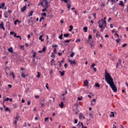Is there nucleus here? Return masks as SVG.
<instances>
[{
	"instance_id": "obj_1",
	"label": "nucleus",
	"mask_w": 128,
	"mask_h": 128,
	"mask_svg": "<svg viewBox=\"0 0 128 128\" xmlns=\"http://www.w3.org/2000/svg\"><path fill=\"white\" fill-rule=\"evenodd\" d=\"M105 80L107 84H110L114 92H118V88H116V86L114 84V79L112 77V76H110V74L108 72L106 69L105 70Z\"/></svg>"
},
{
	"instance_id": "obj_2",
	"label": "nucleus",
	"mask_w": 128,
	"mask_h": 128,
	"mask_svg": "<svg viewBox=\"0 0 128 128\" xmlns=\"http://www.w3.org/2000/svg\"><path fill=\"white\" fill-rule=\"evenodd\" d=\"M98 28H101L100 32H104V29L106 28V20H104L102 19L101 20H99L98 22Z\"/></svg>"
},
{
	"instance_id": "obj_3",
	"label": "nucleus",
	"mask_w": 128,
	"mask_h": 128,
	"mask_svg": "<svg viewBox=\"0 0 128 128\" xmlns=\"http://www.w3.org/2000/svg\"><path fill=\"white\" fill-rule=\"evenodd\" d=\"M44 4H43V6H42V8H48V0H44Z\"/></svg>"
},
{
	"instance_id": "obj_4",
	"label": "nucleus",
	"mask_w": 128,
	"mask_h": 128,
	"mask_svg": "<svg viewBox=\"0 0 128 128\" xmlns=\"http://www.w3.org/2000/svg\"><path fill=\"white\" fill-rule=\"evenodd\" d=\"M52 48H54V52L55 54H58V52H56V48H58V45L57 44H53L52 45Z\"/></svg>"
},
{
	"instance_id": "obj_5",
	"label": "nucleus",
	"mask_w": 128,
	"mask_h": 128,
	"mask_svg": "<svg viewBox=\"0 0 128 128\" xmlns=\"http://www.w3.org/2000/svg\"><path fill=\"white\" fill-rule=\"evenodd\" d=\"M68 62H70V64H76V60H74L72 61L70 60H68Z\"/></svg>"
},
{
	"instance_id": "obj_6",
	"label": "nucleus",
	"mask_w": 128,
	"mask_h": 128,
	"mask_svg": "<svg viewBox=\"0 0 128 128\" xmlns=\"http://www.w3.org/2000/svg\"><path fill=\"white\" fill-rule=\"evenodd\" d=\"M0 28H2V30H5V28H4V22H1L0 24Z\"/></svg>"
},
{
	"instance_id": "obj_7",
	"label": "nucleus",
	"mask_w": 128,
	"mask_h": 128,
	"mask_svg": "<svg viewBox=\"0 0 128 128\" xmlns=\"http://www.w3.org/2000/svg\"><path fill=\"white\" fill-rule=\"evenodd\" d=\"M20 74H21V77L22 78H26V76L24 73V71H22V72H20Z\"/></svg>"
},
{
	"instance_id": "obj_8",
	"label": "nucleus",
	"mask_w": 128,
	"mask_h": 128,
	"mask_svg": "<svg viewBox=\"0 0 128 128\" xmlns=\"http://www.w3.org/2000/svg\"><path fill=\"white\" fill-rule=\"evenodd\" d=\"M18 24H20L22 22L20 20H20H15L14 22V24L15 26H16V24H18Z\"/></svg>"
},
{
	"instance_id": "obj_9",
	"label": "nucleus",
	"mask_w": 128,
	"mask_h": 128,
	"mask_svg": "<svg viewBox=\"0 0 128 128\" xmlns=\"http://www.w3.org/2000/svg\"><path fill=\"white\" fill-rule=\"evenodd\" d=\"M64 102H61L60 104H59V106H60V108H64Z\"/></svg>"
},
{
	"instance_id": "obj_10",
	"label": "nucleus",
	"mask_w": 128,
	"mask_h": 128,
	"mask_svg": "<svg viewBox=\"0 0 128 128\" xmlns=\"http://www.w3.org/2000/svg\"><path fill=\"white\" fill-rule=\"evenodd\" d=\"M26 10V5L21 8V11L22 12H24Z\"/></svg>"
},
{
	"instance_id": "obj_11",
	"label": "nucleus",
	"mask_w": 128,
	"mask_h": 128,
	"mask_svg": "<svg viewBox=\"0 0 128 128\" xmlns=\"http://www.w3.org/2000/svg\"><path fill=\"white\" fill-rule=\"evenodd\" d=\"M84 84L86 86H88V80H85Z\"/></svg>"
},
{
	"instance_id": "obj_12",
	"label": "nucleus",
	"mask_w": 128,
	"mask_h": 128,
	"mask_svg": "<svg viewBox=\"0 0 128 128\" xmlns=\"http://www.w3.org/2000/svg\"><path fill=\"white\" fill-rule=\"evenodd\" d=\"M86 118L84 116V115H82V114L80 113L79 114V118Z\"/></svg>"
},
{
	"instance_id": "obj_13",
	"label": "nucleus",
	"mask_w": 128,
	"mask_h": 128,
	"mask_svg": "<svg viewBox=\"0 0 128 128\" xmlns=\"http://www.w3.org/2000/svg\"><path fill=\"white\" fill-rule=\"evenodd\" d=\"M4 17L6 18H8V12H5L4 13Z\"/></svg>"
},
{
	"instance_id": "obj_14",
	"label": "nucleus",
	"mask_w": 128,
	"mask_h": 128,
	"mask_svg": "<svg viewBox=\"0 0 128 128\" xmlns=\"http://www.w3.org/2000/svg\"><path fill=\"white\" fill-rule=\"evenodd\" d=\"M110 118H114V113L113 112H110Z\"/></svg>"
},
{
	"instance_id": "obj_15",
	"label": "nucleus",
	"mask_w": 128,
	"mask_h": 128,
	"mask_svg": "<svg viewBox=\"0 0 128 128\" xmlns=\"http://www.w3.org/2000/svg\"><path fill=\"white\" fill-rule=\"evenodd\" d=\"M60 72L61 74V76H64V72H66V71L64 70H63L62 72L60 71Z\"/></svg>"
},
{
	"instance_id": "obj_16",
	"label": "nucleus",
	"mask_w": 128,
	"mask_h": 128,
	"mask_svg": "<svg viewBox=\"0 0 128 128\" xmlns=\"http://www.w3.org/2000/svg\"><path fill=\"white\" fill-rule=\"evenodd\" d=\"M10 74V76H12L13 80H14V78H16V76H14V72H12Z\"/></svg>"
},
{
	"instance_id": "obj_17",
	"label": "nucleus",
	"mask_w": 128,
	"mask_h": 128,
	"mask_svg": "<svg viewBox=\"0 0 128 128\" xmlns=\"http://www.w3.org/2000/svg\"><path fill=\"white\" fill-rule=\"evenodd\" d=\"M118 4L119 6H124V2L122 1H120Z\"/></svg>"
},
{
	"instance_id": "obj_18",
	"label": "nucleus",
	"mask_w": 128,
	"mask_h": 128,
	"mask_svg": "<svg viewBox=\"0 0 128 128\" xmlns=\"http://www.w3.org/2000/svg\"><path fill=\"white\" fill-rule=\"evenodd\" d=\"M67 8L68 9V12H70V4H67Z\"/></svg>"
},
{
	"instance_id": "obj_19",
	"label": "nucleus",
	"mask_w": 128,
	"mask_h": 128,
	"mask_svg": "<svg viewBox=\"0 0 128 128\" xmlns=\"http://www.w3.org/2000/svg\"><path fill=\"white\" fill-rule=\"evenodd\" d=\"M71 41H72V39H70V40H64V42L68 44Z\"/></svg>"
},
{
	"instance_id": "obj_20",
	"label": "nucleus",
	"mask_w": 128,
	"mask_h": 128,
	"mask_svg": "<svg viewBox=\"0 0 128 128\" xmlns=\"http://www.w3.org/2000/svg\"><path fill=\"white\" fill-rule=\"evenodd\" d=\"M38 6H44V2H38Z\"/></svg>"
},
{
	"instance_id": "obj_21",
	"label": "nucleus",
	"mask_w": 128,
	"mask_h": 128,
	"mask_svg": "<svg viewBox=\"0 0 128 128\" xmlns=\"http://www.w3.org/2000/svg\"><path fill=\"white\" fill-rule=\"evenodd\" d=\"M4 6H6V4L5 3H2L1 4V6H0V8H4Z\"/></svg>"
},
{
	"instance_id": "obj_22",
	"label": "nucleus",
	"mask_w": 128,
	"mask_h": 128,
	"mask_svg": "<svg viewBox=\"0 0 128 128\" xmlns=\"http://www.w3.org/2000/svg\"><path fill=\"white\" fill-rule=\"evenodd\" d=\"M8 100H10V98L8 97L4 99L3 102H8Z\"/></svg>"
},
{
	"instance_id": "obj_23",
	"label": "nucleus",
	"mask_w": 128,
	"mask_h": 128,
	"mask_svg": "<svg viewBox=\"0 0 128 128\" xmlns=\"http://www.w3.org/2000/svg\"><path fill=\"white\" fill-rule=\"evenodd\" d=\"M8 50L10 52H14V50H12V47L9 48Z\"/></svg>"
},
{
	"instance_id": "obj_24",
	"label": "nucleus",
	"mask_w": 128,
	"mask_h": 128,
	"mask_svg": "<svg viewBox=\"0 0 128 128\" xmlns=\"http://www.w3.org/2000/svg\"><path fill=\"white\" fill-rule=\"evenodd\" d=\"M98 36H100V31L97 30V31H96V38H98Z\"/></svg>"
},
{
	"instance_id": "obj_25",
	"label": "nucleus",
	"mask_w": 128,
	"mask_h": 128,
	"mask_svg": "<svg viewBox=\"0 0 128 128\" xmlns=\"http://www.w3.org/2000/svg\"><path fill=\"white\" fill-rule=\"evenodd\" d=\"M72 30H74V26H70V29L68 30V32H72Z\"/></svg>"
},
{
	"instance_id": "obj_26",
	"label": "nucleus",
	"mask_w": 128,
	"mask_h": 128,
	"mask_svg": "<svg viewBox=\"0 0 128 128\" xmlns=\"http://www.w3.org/2000/svg\"><path fill=\"white\" fill-rule=\"evenodd\" d=\"M95 86H96V88H100V85L98 83H96Z\"/></svg>"
},
{
	"instance_id": "obj_27",
	"label": "nucleus",
	"mask_w": 128,
	"mask_h": 128,
	"mask_svg": "<svg viewBox=\"0 0 128 128\" xmlns=\"http://www.w3.org/2000/svg\"><path fill=\"white\" fill-rule=\"evenodd\" d=\"M64 38H68V37L70 36V34H64Z\"/></svg>"
},
{
	"instance_id": "obj_28",
	"label": "nucleus",
	"mask_w": 128,
	"mask_h": 128,
	"mask_svg": "<svg viewBox=\"0 0 128 128\" xmlns=\"http://www.w3.org/2000/svg\"><path fill=\"white\" fill-rule=\"evenodd\" d=\"M83 30L85 32H88V27L86 26L84 27Z\"/></svg>"
},
{
	"instance_id": "obj_29",
	"label": "nucleus",
	"mask_w": 128,
	"mask_h": 128,
	"mask_svg": "<svg viewBox=\"0 0 128 128\" xmlns=\"http://www.w3.org/2000/svg\"><path fill=\"white\" fill-rule=\"evenodd\" d=\"M39 40H41V42H44V40L42 39V35H40L39 37Z\"/></svg>"
},
{
	"instance_id": "obj_30",
	"label": "nucleus",
	"mask_w": 128,
	"mask_h": 128,
	"mask_svg": "<svg viewBox=\"0 0 128 128\" xmlns=\"http://www.w3.org/2000/svg\"><path fill=\"white\" fill-rule=\"evenodd\" d=\"M6 112H10V109L8 107H6L5 108Z\"/></svg>"
},
{
	"instance_id": "obj_31",
	"label": "nucleus",
	"mask_w": 128,
	"mask_h": 128,
	"mask_svg": "<svg viewBox=\"0 0 128 128\" xmlns=\"http://www.w3.org/2000/svg\"><path fill=\"white\" fill-rule=\"evenodd\" d=\"M50 56L51 58H56V55L54 54L53 52L51 54Z\"/></svg>"
},
{
	"instance_id": "obj_32",
	"label": "nucleus",
	"mask_w": 128,
	"mask_h": 128,
	"mask_svg": "<svg viewBox=\"0 0 128 128\" xmlns=\"http://www.w3.org/2000/svg\"><path fill=\"white\" fill-rule=\"evenodd\" d=\"M48 8H44L42 10V12H48Z\"/></svg>"
},
{
	"instance_id": "obj_33",
	"label": "nucleus",
	"mask_w": 128,
	"mask_h": 128,
	"mask_svg": "<svg viewBox=\"0 0 128 128\" xmlns=\"http://www.w3.org/2000/svg\"><path fill=\"white\" fill-rule=\"evenodd\" d=\"M18 118H20V116L16 115V118H14V120H18Z\"/></svg>"
},
{
	"instance_id": "obj_34",
	"label": "nucleus",
	"mask_w": 128,
	"mask_h": 128,
	"mask_svg": "<svg viewBox=\"0 0 128 128\" xmlns=\"http://www.w3.org/2000/svg\"><path fill=\"white\" fill-rule=\"evenodd\" d=\"M37 78H40V72H38Z\"/></svg>"
},
{
	"instance_id": "obj_35",
	"label": "nucleus",
	"mask_w": 128,
	"mask_h": 128,
	"mask_svg": "<svg viewBox=\"0 0 128 128\" xmlns=\"http://www.w3.org/2000/svg\"><path fill=\"white\" fill-rule=\"evenodd\" d=\"M92 16L96 20V13H92Z\"/></svg>"
},
{
	"instance_id": "obj_36",
	"label": "nucleus",
	"mask_w": 128,
	"mask_h": 128,
	"mask_svg": "<svg viewBox=\"0 0 128 128\" xmlns=\"http://www.w3.org/2000/svg\"><path fill=\"white\" fill-rule=\"evenodd\" d=\"M36 52H34L32 56L34 58L36 57Z\"/></svg>"
},
{
	"instance_id": "obj_37",
	"label": "nucleus",
	"mask_w": 128,
	"mask_h": 128,
	"mask_svg": "<svg viewBox=\"0 0 128 128\" xmlns=\"http://www.w3.org/2000/svg\"><path fill=\"white\" fill-rule=\"evenodd\" d=\"M92 44H94V40H92V42L90 43V46L91 48H92L94 46Z\"/></svg>"
},
{
	"instance_id": "obj_38",
	"label": "nucleus",
	"mask_w": 128,
	"mask_h": 128,
	"mask_svg": "<svg viewBox=\"0 0 128 128\" xmlns=\"http://www.w3.org/2000/svg\"><path fill=\"white\" fill-rule=\"evenodd\" d=\"M41 16H46V12H44V13H42Z\"/></svg>"
},
{
	"instance_id": "obj_39",
	"label": "nucleus",
	"mask_w": 128,
	"mask_h": 128,
	"mask_svg": "<svg viewBox=\"0 0 128 128\" xmlns=\"http://www.w3.org/2000/svg\"><path fill=\"white\" fill-rule=\"evenodd\" d=\"M66 94H68V91L66 90H65V92L64 93H63L62 94V96H66Z\"/></svg>"
},
{
	"instance_id": "obj_40",
	"label": "nucleus",
	"mask_w": 128,
	"mask_h": 128,
	"mask_svg": "<svg viewBox=\"0 0 128 128\" xmlns=\"http://www.w3.org/2000/svg\"><path fill=\"white\" fill-rule=\"evenodd\" d=\"M74 52H72V53H71V54H70V56L71 58H74Z\"/></svg>"
},
{
	"instance_id": "obj_41",
	"label": "nucleus",
	"mask_w": 128,
	"mask_h": 128,
	"mask_svg": "<svg viewBox=\"0 0 128 128\" xmlns=\"http://www.w3.org/2000/svg\"><path fill=\"white\" fill-rule=\"evenodd\" d=\"M33 12H34V11H33V10L30 12V14H29V15H28V16H32V13H33Z\"/></svg>"
},
{
	"instance_id": "obj_42",
	"label": "nucleus",
	"mask_w": 128,
	"mask_h": 128,
	"mask_svg": "<svg viewBox=\"0 0 128 128\" xmlns=\"http://www.w3.org/2000/svg\"><path fill=\"white\" fill-rule=\"evenodd\" d=\"M77 126H78V128H80V126H81V124H80V122H78V124H77Z\"/></svg>"
},
{
	"instance_id": "obj_43",
	"label": "nucleus",
	"mask_w": 128,
	"mask_h": 128,
	"mask_svg": "<svg viewBox=\"0 0 128 128\" xmlns=\"http://www.w3.org/2000/svg\"><path fill=\"white\" fill-rule=\"evenodd\" d=\"M120 38H118V39H116V42L117 44H118V42H120Z\"/></svg>"
},
{
	"instance_id": "obj_44",
	"label": "nucleus",
	"mask_w": 128,
	"mask_h": 128,
	"mask_svg": "<svg viewBox=\"0 0 128 128\" xmlns=\"http://www.w3.org/2000/svg\"><path fill=\"white\" fill-rule=\"evenodd\" d=\"M96 66V64H92L90 66V68H94V66Z\"/></svg>"
},
{
	"instance_id": "obj_45",
	"label": "nucleus",
	"mask_w": 128,
	"mask_h": 128,
	"mask_svg": "<svg viewBox=\"0 0 128 128\" xmlns=\"http://www.w3.org/2000/svg\"><path fill=\"white\" fill-rule=\"evenodd\" d=\"M58 38H60V40H62V34H61L60 36H59Z\"/></svg>"
},
{
	"instance_id": "obj_46",
	"label": "nucleus",
	"mask_w": 128,
	"mask_h": 128,
	"mask_svg": "<svg viewBox=\"0 0 128 128\" xmlns=\"http://www.w3.org/2000/svg\"><path fill=\"white\" fill-rule=\"evenodd\" d=\"M118 62L119 64H122V59L119 58V59L118 60Z\"/></svg>"
},
{
	"instance_id": "obj_47",
	"label": "nucleus",
	"mask_w": 128,
	"mask_h": 128,
	"mask_svg": "<svg viewBox=\"0 0 128 128\" xmlns=\"http://www.w3.org/2000/svg\"><path fill=\"white\" fill-rule=\"evenodd\" d=\"M46 46H44L42 49V52H46Z\"/></svg>"
},
{
	"instance_id": "obj_48",
	"label": "nucleus",
	"mask_w": 128,
	"mask_h": 128,
	"mask_svg": "<svg viewBox=\"0 0 128 128\" xmlns=\"http://www.w3.org/2000/svg\"><path fill=\"white\" fill-rule=\"evenodd\" d=\"M16 124H18V120H15L13 122V124L16 125Z\"/></svg>"
},
{
	"instance_id": "obj_49",
	"label": "nucleus",
	"mask_w": 128,
	"mask_h": 128,
	"mask_svg": "<svg viewBox=\"0 0 128 128\" xmlns=\"http://www.w3.org/2000/svg\"><path fill=\"white\" fill-rule=\"evenodd\" d=\"M89 116H90L91 118H94V116H93L92 114L90 113L89 114Z\"/></svg>"
},
{
	"instance_id": "obj_50",
	"label": "nucleus",
	"mask_w": 128,
	"mask_h": 128,
	"mask_svg": "<svg viewBox=\"0 0 128 128\" xmlns=\"http://www.w3.org/2000/svg\"><path fill=\"white\" fill-rule=\"evenodd\" d=\"M114 36H116L118 38H120V36H118V32H116L114 34Z\"/></svg>"
},
{
	"instance_id": "obj_51",
	"label": "nucleus",
	"mask_w": 128,
	"mask_h": 128,
	"mask_svg": "<svg viewBox=\"0 0 128 128\" xmlns=\"http://www.w3.org/2000/svg\"><path fill=\"white\" fill-rule=\"evenodd\" d=\"M13 107L14 108H18V105H16V104H13Z\"/></svg>"
},
{
	"instance_id": "obj_52",
	"label": "nucleus",
	"mask_w": 128,
	"mask_h": 128,
	"mask_svg": "<svg viewBox=\"0 0 128 128\" xmlns=\"http://www.w3.org/2000/svg\"><path fill=\"white\" fill-rule=\"evenodd\" d=\"M48 83H46V88H47V90H48Z\"/></svg>"
},
{
	"instance_id": "obj_53",
	"label": "nucleus",
	"mask_w": 128,
	"mask_h": 128,
	"mask_svg": "<svg viewBox=\"0 0 128 128\" xmlns=\"http://www.w3.org/2000/svg\"><path fill=\"white\" fill-rule=\"evenodd\" d=\"M80 42V39H76L75 42Z\"/></svg>"
},
{
	"instance_id": "obj_54",
	"label": "nucleus",
	"mask_w": 128,
	"mask_h": 128,
	"mask_svg": "<svg viewBox=\"0 0 128 128\" xmlns=\"http://www.w3.org/2000/svg\"><path fill=\"white\" fill-rule=\"evenodd\" d=\"M48 118H50L49 117L45 118H44V122H48Z\"/></svg>"
},
{
	"instance_id": "obj_55",
	"label": "nucleus",
	"mask_w": 128,
	"mask_h": 128,
	"mask_svg": "<svg viewBox=\"0 0 128 128\" xmlns=\"http://www.w3.org/2000/svg\"><path fill=\"white\" fill-rule=\"evenodd\" d=\"M58 64H59L58 66L60 68V66H62V63H60V61H58Z\"/></svg>"
},
{
	"instance_id": "obj_56",
	"label": "nucleus",
	"mask_w": 128,
	"mask_h": 128,
	"mask_svg": "<svg viewBox=\"0 0 128 128\" xmlns=\"http://www.w3.org/2000/svg\"><path fill=\"white\" fill-rule=\"evenodd\" d=\"M40 104H41V107L44 106V104L42 102H40Z\"/></svg>"
},
{
	"instance_id": "obj_57",
	"label": "nucleus",
	"mask_w": 128,
	"mask_h": 128,
	"mask_svg": "<svg viewBox=\"0 0 128 128\" xmlns=\"http://www.w3.org/2000/svg\"><path fill=\"white\" fill-rule=\"evenodd\" d=\"M96 28H94V30H93V32H94V34H96Z\"/></svg>"
},
{
	"instance_id": "obj_58",
	"label": "nucleus",
	"mask_w": 128,
	"mask_h": 128,
	"mask_svg": "<svg viewBox=\"0 0 128 128\" xmlns=\"http://www.w3.org/2000/svg\"><path fill=\"white\" fill-rule=\"evenodd\" d=\"M128 46V44H124L122 46V48H125V46Z\"/></svg>"
},
{
	"instance_id": "obj_59",
	"label": "nucleus",
	"mask_w": 128,
	"mask_h": 128,
	"mask_svg": "<svg viewBox=\"0 0 128 128\" xmlns=\"http://www.w3.org/2000/svg\"><path fill=\"white\" fill-rule=\"evenodd\" d=\"M32 62H34V64H36V59L33 58L32 60Z\"/></svg>"
},
{
	"instance_id": "obj_60",
	"label": "nucleus",
	"mask_w": 128,
	"mask_h": 128,
	"mask_svg": "<svg viewBox=\"0 0 128 128\" xmlns=\"http://www.w3.org/2000/svg\"><path fill=\"white\" fill-rule=\"evenodd\" d=\"M74 124H78V119H74Z\"/></svg>"
},
{
	"instance_id": "obj_61",
	"label": "nucleus",
	"mask_w": 128,
	"mask_h": 128,
	"mask_svg": "<svg viewBox=\"0 0 128 128\" xmlns=\"http://www.w3.org/2000/svg\"><path fill=\"white\" fill-rule=\"evenodd\" d=\"M54 72V70H52L50 72V74H52V72Z\"/></svg>"
},
{
	"instance_id": "obj_62",
	"label": "nucleus",
	"mask_w": 128,
	"mask_h": 128,
	"mask_svg": "<svg viewBox=\"0 0 128 128\" xmlns=\"http://www.w3.org/2000/svg\"><path fill=\"white\" fill-rule=\"evenodd\" d=\"M8 14H12V10H8Z\"/></svg>"
},
{
	"instance_id": "obj_63",
	"label": "nucleus",
	"mask_w": 128,
	"mask_h": 128,
	"mask_svg": "<svg viewBox=\"0 0 128 128\" xmlns=\"http://www.w3.org/2000/svg\"><path fill=\"white\" fill-rule=\"evenodd\" d=\"M92 38V35L90 34L88 36V39L90 40V39Z\"/></svg>"
},
{
	"instance_id": "obj_64",
	"label": "nucleus",
	"mask_w": 128,
	"mask_h": 128,
	"mask_svg": "<svg viewBox=\"0 0 128 128\" xmlns=\"http://www.w3.org/2000/svg\"><path fill=\"white\" fill-rule=\"evenodd\" d=\"M23 126L26 128V123L24 122V124H23Z\"/></svg>"
}]
</instances>
